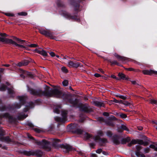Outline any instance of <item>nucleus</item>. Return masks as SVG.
<instances>
[{
  "label": "nucleus",
  "mask_w": 157,
  "mask_h": 157,
  "mask_svg": "<svg viewBox=\"0 0 157 157\" xmlns=\"http://www.w3.org/2000/svg\"><path fill=\"white\" fill-rule=\"evenodd\" d=\"M27 87V91L34 96L39 97L52 96L57 98H62L65 101L71 104L72 106L76 105L78 101L77 98H72L70 94L63 93L62 90L58 88H56L52 89L49 86H46L44 90H43L40 88L34 89L30 88L28 85Z\"/></svg>",
  "instance_id": "f257e3e1"
},
{
  "label": "nucleus",
  "mask_w": 157,
  "mask_h": 157,
  "mask_svg": "<svg viewBox=\"0 0 157 157\" xmlns=\"http://www.w3.org/2000/svg\"><path fill=\"white\" fill-rule=\"evenodd\" d=\"M40 54L44 56H48L47 52L45 51L44 50L41 51Z\"/></svg>",
  "instance_id": "e433bc0d"
},
{
  "label": "nucleus",
  "mask_w": 157,
  "mask_h": 157,
  "mask_svg": "<svg viewBox=\"0 0 157 157\" xmlns=\"http://www.w3.org/2000/svg\"><path fill=\"white\" fill-rule=\"evenodd\" d=\"M17 98L19 100V103L15 102L11 105H2L1 100L0 99V111L14 112H15L16 109H20L22 105H24L26 107L23 109L24 112H19L16 116V119L20 120L26 118L28 115L24 112H26L29 109L33 108L35 104L32 101L27 102V98L24 96H18Z\"/></svg>",
  "instance_id": "f03ea898"
},
{
  "label": "nucleus",
  "mask_w": 157,
  "mask_h": 157,
  "mask_svg": "<svg viewBox=\"0 0 157 157\" xmlns=\"http://www.w3.org/2000/svg\"><path fill=\"white\" fill-rule=\"evenodd\" d=\"M27 46L31 47V48H35L38 46L37 45L35 44H28Z\"/></svg>",
  "instance_id": "79ce46f5"
},
{
  "label": "nucleus",
  "mask_w": 157,
  "mask_h": 157,
  "mask_svg": "<svg viewBox=\"0 0 157 157\" xmlns=\"http://www.w3.org/2000/svg\"><path fill=\"white\" fill-rule=\"evenodd\" d=\"M7 89L8 91V93L10 95V97H14V94L15 93L13 88L12 86H11L10 87L7 88Z\"/></svg>",
  "instance_id": "aec40b11"
},
{
  "label": "nucleus",
  "mask_w": 157,
  "mask_h": 157,
  "mask_svg": "<svg viewBox=\"0 0 157 157\" xmlns=\"http://www.w3.org/2000/svg\"><path fill=\"white\" fill-rule=\"evenodd\" d=\"M6 38L5 37H0V41L2 42L6 43Z\"/></svg>",
  "instance_id": "c03bdc74"
},
{
  "label": "nucleus",
  "mask_w": 157,
  "mask_h": 157,
  "mask_svg": "<svg viewBox=\"0 0 157 157\" xmlns=\"http://www.w3.org/2000/svg\"><path fill=\"white\" fill-rule=\"evenodd\" d=\"M13 39L14 40H15L18 41L19 42H24L25 41V40H22L20 39L17 38L15 37H13Z\"/></svg>",
  "instance_id": "f704fd0d"
},
{
  "label": "nucleus",
  "mask_w": 157,
  "mask_h": 157,
  "mask_svg": "<svg viewBox=\"0 0 157 157\" xmlns=\"http://www.w3.org/2000/svg\"><path fill=\"white\" fill-rule=\"evenodd\" d=\"M144 75H151L153 74H157V71H155L152 70H144L142 71Z\"/></svg>",
  "instance_id": "6ab92c4d"
},
{
  "label": "nucleus",
  "mask_w": 157,
  "mask_h": 157,
  "mask_svg": "<svg viewBox=\"0 0 157 157\" xmlns=\"http://www.w3.org/2000/svg\"><path fill=\"white\" fill-rule=\"evenodd\" d=\"M103 115L105 117H109V113L107 112H104L103 113Z\"/></svg>",
  "instance_id": "bf43d9fd"
},
{
  "label": "nucleus",
  "mask_w": 157,
  "mask_h": 157,
  "mask_svg": "<svg viewBox=\"0 0 157 157\" xmlns=\"http://www.w3.org/2000/svg\"><path fill=\"white\" fill-rule=\"evenodd\" d=\"M26 125L28 126L31 128H33L34 126L32 122L30 121H28L26 123Z\"/></svg>",
  "instance_id": "c756f323"
},
{
  "label": "nucleus",
  "mask_w": 157,
  "mask_h": 157,
  "mask_svg": "<svg viewBox=\"0 0 157 157\" xmlns=\"http://www.w3.org/2000/svg\"><path fill=\"white\" fill-rule=\"evenodd\" d=\"M102 151V149L101 148H99L96 151V152L98 154H100Z\"/></svg>",
  "instance_id": "6e6d98bb"
},
{
  "label": "nucleus",
  "mask_w": 157,
  "mask_h": 157,
  "mask_svg": "<svg viewBox=\"0 0 157 157\" xmlns=\"http://www.w3.org/2000/svg\"><path fill=\"white\" fill-rule=\"evenodd\" d=\"M120 128L123 130H126L127 131H129L126 126L124 124H122L120 127Z\"/></svg>",
  "instance_id": "c85d7f7f"
},
{
  "label": "nucleus",
  "mask_w": 157,
  "mask_h": 157,
  "mask_svg": "<svg viewBox=\"0 0 157 157\" xmlns=\"http://www.w3.org/2000/svg\"><path fill=\"white\" fill-rule=\"evenodd\" d=\"M52 146L55 148H58L60 147L65 153H67L69 151L75 150V148L72 147L67 144H62L59 145L58 142L60 141V140L56 139H52Z\"/></svg>",
  "instance_id": "20e7f679"
},
{
  "label": "nucleus",
  "mask_w": 157,
  "mask_h": 157,
  "mask_svg": "<svg viewBox=\"0 0 157 157\" xmlns=\"http://www.w3.org/2000/svg\"><path fill=\"white\" fill-rule=\"evenodd\" d=\"M22 153L27 156L36 155L37 157H42L44 154V152L40 150L29 151L23 150L22 151Z\"/></svg>",
  "instance_id": "6e6552de"
},
{
  "label": "nucleus",
  "mask_w": 157,
  "mask_h": 157,
  "mask_svg": "<svg viewBox=\"0 0 157 157\" xmlns=\"http://www.w3.org/2000/svg\"><path fill=\"white\" fill-rule=\"evenodd\" d=\"M107 119L111 120V121L117 120L116 118L113 115H111L110 116H109Z\"/></svg>",
  "instance_id": "7c9ffc66"
},
{
  "label": "nucleus",
  "mask_w": 157,
  "mask_h": 157,
  "mask_svg": "<svg viewBox=\"0 0 157 157\" xmlns=\"http://www.w3.org/2000/svg\"><path fill=\"white\" fill-rule=\"evenodd\" d=\"M130 140V138L129 137H127L125 138H122L121 139H120V144H126V143L129 142Z\"/></svg>",
  "instance_id": "5701e85b"
},
{
  "label": "nucleus",
  "mask_w": 157,
  "mask_h": 157,
  "mask_svg": "<svg viewBox=\"0 0 157 157\" xmlns=\"http://www.w3.org/2000/svg\"><path fill=\"white\" fill-rule=\"evenodd\" d=\"M0 36L2 37L4 36H8V35L5 33H0Z\"/></svg>",
  "instance_id": "0e129e2a"
},
{
  "label": "nucleus",
  "mask_w": 157,
  "mask_h": 157,
  "mask_svg": "<svg viewBox=\"0 0 157 157\" xmlns=\"http://www.w3.org/2000/svg\"><path fill=\"white\" fill-rule=\"evenodd\" d=\"M116 114L118 116H120L121 118H125L127 117L126 114L123 113H121L120 114H119L118 113H117Z\"/></svg>",
  "instance_id": "cd10ccee"
},
{
  "label": "nucleus",
  "mask_w": 157,
  "mask_h": 157,
  "mask_svg": "<svg viewBox=\"0 0 157 157\" xmlns=\"http://www.w3.org/2000/svg\"><path fill=\"white\" fill-rule=\"evenodd\" d=\"M3 118L7 119L10 122H14L15 119L8 113L0 114V124L2 123Z\"/></svg>",
  "instance_id": "9b49d317"
},
{
  "label": "nucleus",
  "mask_w": 157,
  "mask_h": 157,
  "mask_svg": "<svg viewBox=\"0 0 157 157\" xmlns=\"http://www.w3.org/2000/svg\"><path fill=\"white\" fill-rule=\"evenodd\" d=\"M136 155L138 157H140V151H136L135 152Z\"/></svg>",
  "instance_id": "603ef678"
},
{
  "label": "nucleus",
  "mask_w": 157,
  "mask_h": 157,
  "mask_svg": "<svg viewBox=\"0 0 157 157\" xmlns=\"http://www.w3.org/2000/svg\"><path fill=\"white\" fill-rule=\"evenodd\" d=\"M116 97H119L120 98L123 99H125L126 98V97L124 95H120L119 94H117L116 95Z\"/></svg>",
  "instance_id": "2f4dec72"
},
{
  "label": "nucleus",
  "mask_w": 157,
  "mask_h": 157,
  "mask_svg": "<svg viewBox=\"0 0 157 157\" xmlns=\"http://www.w3.org/2000/svg\"><path fill=\"white\" fill-rule=\"evenodd\" d=\"M122 104L124 105H125L126 106H128L130 105V104L129 102H128V101H126L124 102H123Z\"/></svg>",
  "instance_id": "4d7b16f0"
},
{
  "label": "nucleus",
  "mask_w": 157,
  "mask_h": 157,
  "mask_svg": "<svg viewBox=\"0 0 157 157\" xmlns=\"http://www.w3.org/2000/svg\"><path fill=\"white\" fill-rule=\"evenodd\" d=\"M98 120L101 122V123H104L105 124L108 126H113L114 123L111 120L107 119H105L102 117H100Z\"/></svg>",
  "instance_id": "4468645a"
},
{
  "label": "nucleus",
  "mask_w": 157,
  "mask_h": 157,
  "mask_svg": "<svg viewBox=\"0 0 157 157\" xmlns=\"http://www.w3.org/2000/svg\"><path fill=\"white\" fill-rule=\"evenodd\" d=\"M150 102L152 104H156L157 103V101L154 99H151Z\"/></svg>",
  "instance_id": "37998d69"
},
{
  "label": "nucleus",
  "mask_w": 157,
  "mask_h": 157,
  "mask_svg": "<svg viewBox=\"0 0 157 157\" xmlns=\"http://www.w3.org/2000/svg\"><path fill=\"white\" fill-rule=\"evenodd\" d=\"M18 14L19 15L25 16L27 15V13L25 12H22L18 13Z\"/></svg>",
  "instance_id": "4c0bfd02"
},
{
  "label": "nucleus",
  "mask_w": 157,
  "mask_h": 157,
  "mask_svg": "<svg viewBox=\"0 0 157 157\" xmlns=\"http://www.w3.org/2000/svg\"><path fill=\"white\" fill-rule=\"evenodd\" d=\"M67 111L65 110H63L61 112L62 117H56L54 118L55 120L57 122L63 123H64L67 117Z\"/></svg>",
  "instance_id": "f8f14e48"
},
{
  "label": "nucleus",
  "mask_w": 157,
  "mask_h": 157,
  "mask_svg": "<svg viewBox=\"0 0 157 157\" xmlns=\"http://www.w3.org/2000/svg\"><path fill=\"white\" fill-rule=\"evenodd\" d=\"M118 76L121 79L127 80H129V78L128 77H126L125 75L122 73H119L118 74Z\"/></svg>",
  "instance_id": "b1692460"
},
{
  "label": "nucleus",
  "mask_w": 157,
  "mask_h": 157,
  "mask_svg": "<svg viewBox=\"0 0 157 157\" xmlns=\"http://www.w3.org/2000/svg\"><path fill=\"white\" fill-rule=\"evenodd\" d=\"M56 4L58 7H65V5L64 3L59 0H58L56 2Z\"/></svg>",
  "instance_id": "393cba45"
},
{
  "label": "nucleus",
  "mask_w": 157,
  "mask_h": 157,
  "mask_svg": "<svg viewBox=\"0 0 157 157\" xmlns=\"http://www.w3.org/2000/svg\"><path fill=\"white\" fill-rule=\"evenodd\" d=\"M148 143L147 141H145V142L144 141V144H143V145L144 146H146L147 145H148Z\"/></svg>",
  "instance_id": "e2e57ef3"
},
{
  "label": "nucleus",
  "mask_w": 157,
  "mask_h": 157,
  "mask_svg": "<svg viewBox=\"0 0 157 157\" xmlns=\"http://www.w3.org/2000/svg\"><path fill=\"white\" fill-rule=\"evenodd\" d=\"M138 140H132L131 142V143L132 144H138Z\"/></svg>",
  "instance_id": "de8ad7c7"
},
{
  "label": "nucleus",
  "mask_w": 157,
  "mask_h": 157,
  "mask_svg": "<svg viewBox=\"0 0 157 157\" xmlns=\"http://www.w3.org/2000/svg\"><path fill=\"white\" fill-rule=\"evenodd\" d=\"M94 76L96 77H101L100 74L98 73H95L94 75Z\"/></svg>",
  "instance_id": "338daca9"
},
{
  "label": "nucleus",
  "mask_w": 157,
  "mask_h": 157,
  "mask_svg": "<svg viewBox=\"0 0 157 157\" xmlns=\"http://www.w3.org/2000/svg\"><path fill=\"white\" fill-rule=\"evenodd\" d=\"M94 104L96 106L98 107H104V104L102 101H94L93 102Z\"/></svg>",
  "instance_id": "4be33fe9"
},
{
  "label": "nucleus",
  "mask_w": 157,
  "mask_h": 157,
  "mask_svg": "<svg viewBox=\"0 0 157 157\" xmlns=\"http://www.w3.org/2000/svg\"><path fill=\"white\" fill-rule=\"evenodd\" d=\"M114 55L118 59L119 61L122 62H124L125 60H128V59L127 57L120 56L116 53H115Z\"/></svg>",
  "instance_id": "412c9836"
},
{
  "label": "nucleus",
  "mask_w": 157,
  "mask_h": 157,
  "mask_svg": "<svg viewBox=\"0 0 157 157\" xmlns=\"http://www.w3.org/2000/svg\"><path fill=\"white\" fill-rule=\"evenodd\" d=\"M94 139L96 141H98L99 144L101 146H103V144L107 141L106 139L101 138L98 137H95L94 138Z\"/></svg>",
  "instance_id": "a211bd4d"
},
{
  "label": "nucleus",
  "mask_w": 157,
  "mask_h": 157,
  "mask_svg": "<svg viewBox=\"0 0 157 157\" xmlns=\"http://www.w3.org/2000/svg\"><path fill=\"white\" fill-rule=\"evenodd\" d=\"M5 15L7 16L13 17L14 16V14L12 13H5Z\"/></svg>",
  "instance_id": "13d9d810"
},
{
  "label": "nucleus",
  "mask_w": 157,
  "mask_h": 157,
  "mask_svg": "<svg viewBox=\"0 0 157 157\" xmlns=\"http://www.w3.org/2000/svg\"><path fill=\"white\" fill-rule=\"evenodd\" d=\"M138 130H139L141 131L143 130V128L141 126H139L137 127Z\"/></svg>",
  "instance_id": "774afa93"
},
{
  "label": "nucleus",
  "mask_w": 157,
  "mask_h": 157,
  "mask_svg": "<svg viewBox=\"0 0 157 157\" xmlns=\"http://www.w3.org/2000/svg\"><path fill=\"white\" fill-rule=\"evenodd\" d=\"M17 65L19 67H21L24 66L22 61L18 63Z\"/></svg>",
  "instance_id": "8fccbe9b"
},
{
  "label": "nucleus",
  "mask_w": 157,
  "mask_h": 157,
  "mask_svg": "<svg viewBox=\"0 0 157 157\" xmlns=\"http://www.w3.org/2000/svg\"><path fill=\"white\" fill-rule=\"evenodd\" d=\"M27 74L30 77H33V75L31 72H27Z\"/></svg>",
  "instance_id": "5fc2aeb1"
},
{
  "label": "nucleus",
  "mask_w": 157,
  "mask_h": 157,
  "mask_svg": "<svg viewBox=\"0 0 157 157\" xmlns=\"http://www.w3.org/2000/svg\"><path fill=\"white\" fill-rule=\"evenodd\" d=\"M40 33L47 37H49L51 39H54V36L53 33L49 31H46L43 28H40L39 29Z\"/></svg>",
  "instance_id": "ddd939ff"
},
{
  "label": "nucleus",
  "mask_w": 157,
  "mask_h": 157,
  "mask_svg": "<svg viewBox=\"0 0 157 157\" xmlns=\"http://www.w3.org/2000/svg\"><path fill=\"white\" fill-rule=\"evenodd\" d=\"M61 107L60 106H58L56 107L53 110L54 112L57 114H59L60 113V109Z\"/></svg>",
  "instance_id": "a878e982"
},
{
  "label": "nucleus",
  "mask_w": 157,
  "mask_h": 157,
  "mask_svg": "<svg viewBox=\"0 0 157 157\" xmlns=\"http://www.w3.org/2000/svg\"><path fill=\"white\" fill-rule=\"evenodd\" d=\"M149 147L153 148L154 149L155 151H157V147H155V146L153 144H151L149 146Z\"/></svg>",
  "instance_id": "a19ab883"
},
{
  "label": "nucleus",
  "mask_w": 157,
  "mask_h": 157,
  "mask_svg": "<svg viewBox=\"0 0 157 157\" xmlns=\"http://www.w3.org/2000/svg\"><path fill=\"white\" fill-rule=\"evenodd\" d=\"M5 135V131L2 128L0 127V141L7 143L13 142V141L9 138V136H4Z\"/></svg>",
  "instance_id": "1a4fd4ad"
},
{
  "label": "nucleus",
  "mask_w": 157,
  "mask_h": 157,
  "mask_svg": "<svg viewBox=\"0 0 157 157\" xmlns=\"http://www.w3.org/2000/svg\"><path fill=\"white\" fill-rule=\"evenodd\" d=\"M106 134L108 137L110 138H111V139H112V137L113 136V134L112 132L111 131L109 130L107 131L106 132Z\"/></svg>",
  "instance_id": "bb28decb"
},
{
  "label": "nucleus",
  "mask_w": 157,
  "mask_h": 157,
  "mask_svg": "<svg viewBox=\"0 0 157 157\" xmlns=\"http://www.w3.org/2000/svg\"><path fill=\"white\" fill-rule=\"evenodd\" d=\"M144 144V141L142 140H138V145H143Z\"/></svg>",
  "instance_id": "09e8293b"
},
{
  "label": "nucleus",
  "mask_w": 157,
  "mask_h": 157,
  "mask_svg": "<svg viewBox=\"0 0 157 157\" xmlns=\"http://www.w3.org/2000/svg\"><path fill=\"white\" fill-rule=\"evenodd\" d=\"M61 70L62 72L64 73H67L68 72V71L67 69L65 67H62L61 68Z\"/></svg>",
  "instance_id": "72a5a7b5"
},
{
  "label": "nucleus",
  "mask_w": 157,
  "mask_h": 157,
  "mask_svg": "<svg viewBox=\"0 0 157 157\" xmlns=\"http://www.w3.org/2000/svg\"><path fill=\"white\" fill-rule=\"evenodd\" d=\"M6 43L11 44L14 45L15 46H18L19 47L25 48V47L22 45L19 44H17L14 41H13L12 40L10 39L7 38L6 42Z\"/></svg>",
  "instance_id": "f3484780"
},
{
  "label": "nucleus",
  "mask_w": 157,
  "mask_h": 157,
  "mask_svg": "<svg viewBox=\"0 0 157 157\" xmlns=\"http://www.w3.org/2000/svg\"><path fill=\"white\" fill-rule=\"evenodd\" d=\"M129 80L131 82L132 84L133 85H140L138 83H137L135 81H131L130 79H129Z\"/></svg>",
  "instance_id": "864d4df0"
},
{
  "label": "nucleus",
  "mask_w": 157,
  "mask_h": 157,
  "mask_svg": "<svg viewBox=\"0 0 157 157\" xmlns=\"http://www.w3.org/2000/svg\"><path fill=\"white\" fill-rule=\"evenodd\" d=\"M34 51H35V52H36L37 53L40 54L41 51L37 49L34 50Z\"/></svg>",
  "instance_id": "052dcab7"
},
{
  "label": "nucleus",
  "mask_w": 157,
  "mask_h": 157,
  "mask_svg": "<svg viewBox=\"0 0 157 157\" xmlns=\"http://www.w3.org/2000/svg\"><path fill=\"white\" fill-rule=\"evenodd\" d=\"M79 100L78 99L76 105L74 106L73 107L78 108L80 111L85 113H89L92 111V109L88 104L86 103L83 104L81 103H79Z\"/></svg>",
  "instance_id": "0eeeda50"
},
{
  "label": "nucleus",
  "mask_w": 157,
  "mask_h": 157,
  "mask_svg": "<svg viewBox=\"0 0 157 157\" xmlns=\"http://www.w3.org/2000/svg\"><path fill=\"white\" fill-rule=\"evenodd\" d=\"M63 86H67L68 84V81L66 80H64L62 82Z\"/></svg>",
  "instance_id": "c9c22d12"
},
{
  "label": "nucleus",
  "mask_w": 157,
  "mask_h": 157,
  "mask_svg": "<svg viewBox=\"0 0 157 157\" xmlns=\"http://www.w3.org/2000/svg\"><path fill=\"white\" fill-rule=\"evenodd\" d=\"M150 150L149 147H147L145 148L144 150V151L145 153H148Z\"/></svg>",
  "instance_id": "49530a36"
},
{
  "label": "nucleus",
  "mask_w": 157,
  "mask_h": 157,
  "mask_svg": "<svg viewBox=\"0 0 157 157\" xmlns=\"http://www.w3.org/2000/svg\"><path fill=\"white\" fill-rule=\"evenodd\" d=\"M109 62L112 64L120 65L119 63L116 60H113L112 61L110 60Z\"/></svg>",
  "instance_id": "58836bf2"
},
{
  "label": "nucleus",
  "mask_w": 157,
  "mask_h": 157,
  "mask_svg": "<svg viewBox=\"0 0 157 157\" xmlns=\"http://www.w3.org/2000/svg\"><path fill=\"white\" fill-rule=\"evenodd\" d=\"M59 13L61 16L69 20H71L78 22H79L80 21L78 16L76 14H74L73 15H71L70 13L64 10L60 11Z\"/></svg>",
  "instance_id": "423d86ee"
},
{
  "label": "nucleus",
  "mask_w": 157,
  "mask_h": 157,
  "mask_svg": "<svg viewBox=\"0 0 157 157\" xmlns=\"http://www.w3.org/2000/svg\"><path fill=\"white\" fill-rule=\"evenodd\" d=\"M28 138L33 140L34 142L38 145L40 147L45 149L46 151H49L51 149V144L49 142L43 140L41 141H39L34 139L29 134H27Z\"/></svg>",
  "instance_id": "7ed1b4c3"
},
{
  "label": "nucleus",
  "mask_w": 157,
  "mask_h": 157,
  "mask_svg": "<svg viewBox=\"0 0 157 157\" xmlns=\"http://www.w3.org/2000/svg\"><path fill=\"white\" fill-rule=\"evenodd\" d=\"M121 136L117 135H113L111 139L113 143L116 145H119L120 143Z\"/></svg>",
  "instance_id": "dca6fc26"
},
{
  "label": "nucleus",
  "mask_w": 157,
  "mask_h": 157,
  "mask_svg": "<svg viewBox=\"0 0 157 157\" xmlns=\"http://www.w3.org/2000/svg\"><path fill=\"white\" fill-rule=\"evenodd\" d=\"M112 101L116 103H119V101L115 98H114L113 100H112Z\"/></svg>",
  "instance_id": "680f3d73"
},
{
  "label": "nucleus",
  "mask_w": 157,
  "mask_h": 157,
  "mask_svg": "<svg viewBox=\"0 0 157 157\" xmlns=\"http://www.w3.org/2000/svg\"><path fill=\"white\" fill-rule=\"evenodd\" d=\"M68 66L70 67L77 68L78 67H82V66L81 63L79 62L74 63L71 60H68L67 62Z\"/></svg>",
  "instance_id": "2eb2a0df"
},
{
  "label": "nucleus",
  "mask_w": 157,
  "mask_h": 157,
  "mask_svg": "<svg viewBox=\"0 0 157 157\" xmlns=\"http://www.w3.org/2000/svg\"><path fill=\"white\" fill-rule=\"evenodd\" d=\"M24 66L28 65L29 63V61L27 60H25L22 61Z\"/></svg>",
  "instance_id": "a18cd8bd"
},
{
  "label": "nucleus",
  "mask_w": 157,
  "mask_h": 157,
  "mask_svg": "<svg viewBox=\"0 0 157 157\" xmlns=\"http://www.w3.org/2000/svg\"><path fill=\"white\" fill-rule=\"evenodd\" d=\"M71 129L73 132L79 134H82L84 135V136L86 139H89L92 136L91 135L85 132L82 127L80 126L78 124H74L71 125Z\"/></svg>",
  "instance_id": "39448f33"
},
{
  "label": "nucleus",
  "mask_w": 157,
  "mask_h": 157,
  "mask_svg": "<svg viewBox=\"0 0 157 157\" xmlns=\"http://www.w3.org/2000/svg\"><path fill=\"white\" fill-rule=\"evenodd\" d=\"M97 134L99 137L103 136L104 134L103 132L101 131H99L97 132Z\"/></svg>",
  "instance_id": "ea45409f"
},
{
  "label": "nucleus",
  "mask_w": 157,
  "mask_h": 157,
  "mask_svg": "<svg viewBox=\"0 0 157 157\" xmlns=\"http://www.w3.org/2000/svg\"><path fill=\"white\" fill-rule=\"evenodd\" d=\"M33 129L35 132L38 133H40L41 132V130L40 129L37 128H34Z\"/></svg>",
  "instance_id": "3c124183"
},
{
  "label": "nucleus",
  "mask_w": 157,
  "mask_h": 157,
  "mask_svg": "<svg viewBox=\"0 0 157 157\" xmlns=\"http://www.w3.org/2000/svg\"><path fill=\"white\" fill-rule=\"evenodd\" d=\"M137 151H140L142 147L140 145H137L136 146Z\"/></svg>",
  "instance_id": "473e14b6"
},
{
  "label": "nucleus",
  "mask_w": 157,
  "mask_h": 157,
  "mask_svg": "<svg viewBox=\"0 0 157 157\" xmlns=\"http://www.w3.org/2000/svg\"><path fill=\"white\" fill-rule=\"evenodd\" d=\"M50 55L52 57H53L55 56V54L53 52H49Z\"/></svg>",
  "instance_id": "69168bd1"
},
{
  "label": "nucleus",
  "mask_w": 157,
  "mask_h": 157,
  "mask_svg": "<svg viewBox=\"0 0 157 157\" xmlns=\"http://www.w3.org/2000/svg\"><path fill=\"white\" fill-rule=\"evenodd\" d=\"M70 4L72 6L75 11L79 12L81 10V7L79 5L80 0H68Z\"/></svg>",
  "instance_id": "9d476101"
}]
</instances>
